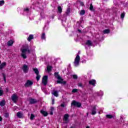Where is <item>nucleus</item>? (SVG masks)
Segmentation results:
<instances>
[{
	"label": "nucleus",
	"mask_w": 128,
	"mask_h": 128,
	"mask_svg": "<svg viewBox=\"0 0 128 128\" xmlns=\"http://www.w3.org/2000/svg\"><path fill=\"white\" fill-rule=\"evenodd\" d=\"M50 114H51V115L54 114V112H52H52H50Z\"/></svg>",
	"instance_id": "obj_44"
},
{
	"label": "nucleus",
	"mask_w": 128,
	"mask_h": 128,
	"mask_svg": "<svg viewBox=\"0 0 128 128\" xmlns=\"http://www.w3.org/2000/svg\"><path fill=\"white\" fill-rule=\"evenodd\" d=\"M54 76L58 80L57 81V84H62L64 82V80L60 77L58 75V72H56L54 73Z\"/></svg>",
	"instance_id": "obj_2"
},
{
	"label": "nucleus",
	"mask_w": 128,
	"mask_h": 128,
	"mask_svg": "<svg viewBox=\"0 0 128 128\" xmlns=\"http://www.w3.org/2000/svg\"><path fill=\"white\" fill-rule=\"evenodd\" d=\"M106 118H114V116L112 114H107L106 115Z\"/></svg>",
	"instance_id": "obj_21"
},
{
	"label": "nucleus",
	"mask_w": 128,
	"mask_h": 128,
	"mask_svg": "<svg viewBox=\"0 0 128 128\" xmlns=\"http://www.w3.org/2000/svg\"><path fill=\"white\" fill-rule=\"evenodd\" d=\"M110 30L108 29H106L103 31L104 34H108L110 33Z\"/></svg>",
	"instance_id": "obj_24"
},
{
	"label": "nucleus",
	"mask_w": 128,
	"mask_h": 128,
	"mask_svg": "<svg viewBox=\"0 0 128 128\" xmlns=\"http://www.w3.org/2000/svg\"><path fill=\"white\" fill-rule=\"evenodd\" d=\"M78 92V90L74 88L72 90V92Z\"/></svg>",
	"instance_id": "obj_38"
},
{
	"label": "nucleus",
	"mask_w": 128,
	"mask_h": 128,
	"mask_svg": "<svg viewBox=\"0 0 128 128\" xmlns=\"http://www.w3.org/2000/svg\"><path fill=\"white\" fill-rule=\"evenodd\" d=\"M34 38V35L30 34L28 38V42H30Z\"/></svg>",
	"instance_id": "obj_17"
},
{
	"label": "nucleus",
	"mask_w": 128,
	"mask_h": 128,
	"mask_svg": "<svg viewBox=\"0 0 128 128\" xmlns=\"http://www.w3.org/2000/svg\"><path fill=\"white\" fill-rule=\"evenodd\" d=\"M24 12H28V8H26L24 9Z\"/></svg>",
	"instance_id": "obj_39"
},
{
	"label": "nucleus",
	"mask_w": 128,
	"mask_h": 128,
	"mask_svg": "<svg viewBox=\"0 0 128 128\" xmlns=\"http://www.w3.org/2000/svg\"><path fill=\"white\" fill-rule=\"evenodd\" d=\"M125 16H126V12L122 13L120 16L121 18H122V20H124V18Z\"/></svg>",
	"instance_id": "obj_30"
},
{
	"label": "nucleus",
	"mask_w": 128,
	"mask_h": 128,
	"mask_svg": "<svg viewBox=\"0 0 128 128\" xmlns=\"http://www.w3.org/2000/svg\"><path fill=\"white\" fill-rule=\"evenodd\" d=\"M52 94H54V96H58V92L56 91V90H54L52 92Z\"/></svg>",
	"instance_id": "obj_12"
},
{
	"label": "nucleus",
	"mask_w": 128,
	"mask_h": 128,
	"mask_svg": "<svg viewBox=\"0 0 128 128\" xmlns=\"http://www.w3.org/2000/svg\"><path fill=\"white\" fill-rule=\"evenodd\" d=\"M4 4V0H0V6H2Z\"/></svg>",
	"instance_id": "obj_31"
},
{
	"label": "nucleus",
	"mask_w": 128,
	"mask_h": 128,
	"mask_svg": "<svg viewBox=\"0 0 128 128\" xmlns=\"http://www.w3.org/2000/svg\"><path fill=\"white\" fill-rule=\"evenodd\" d=\"M73 78H74V80H77L78 76L77 75H73Z\"/></svg>",
	"instance_id": "obj_37"
},
{
	"label": "nucleus",
	"mask_w": 128,
	"mask_h": 128,
	"mask_svg": "<svg viewBox=\"0 0 128 128\" xmlns=\"http://www.w3.org/2000/svg\"><path fill=\"white\" fill-rule=\"evenodd\" d=\"M7 44L8 46H12V44H14V40H10L8 41L7 42Z\"/></svg>",
	"instance_id": "obj_13"
},
{
	"label": "nucleus",
	"mask_w": 128,
	"mask_h": 128,
	"mask_svg": "<svg viewBox=\"0 0 128 128\" xmlns=\"http://www.w3.org/2000/svg\"><path fill=\"white\" fill-rule=\"evenodd\" d=\"M78 32H82V30H78Z\"/></svg>",
	"instance_id": "obj_47"
},
{
	"label": "nucleus",
	"mask_w": 128,
	"mask_h": 128,
	"mask_svg": "<svg viewBox=\"0 0 128 128\" xmlns=\"http://www.w3.org/2000/svg\"><path fill=\"white\" fill-rule=\"evenodd\" d=\"M70 8H68L66 12V14H70Z\"/></svg>",
	"instance_id": "obj_35"
},
{
	"label": "nucleus",
	"mask_w": 128,
	"mask_h": 128,
	"mask_svg": "<svg viewBox=\"0 0 128 128\" xmlns=\"http://www.w3.org/2000/svg\"><path fill=\"white\" fill-rule=\"evenodd\" d=\"M71 106H77V108H80V106H82V104H80V102H76V100H73L71 103Z\"/></svg>",
	"instance_id": "obj_4"
},
{
	"label": "nucleus",
	"mask_w": 128,
	"mask_h": 128,
	"mask_svg": "<svg viewBox=\"0 0 128 128\" xmlns=\"http://www.w3.org/2000/svg\"><path fill=\"white\" fill-rule=\"evenodd\" d=\"M36 99H30V104H36Z\"/></svg>",
	"instance_id": "obj_18"
},
{
	"label": "nucleus",
	"mask_w": 128,
	"mask_h": 128,
	"mask_svg": "<svg viewBox=\"0 0 128 128\" xmlns=\"http://www.w3.org/2000/svg\"><path fill=\"white\" fill-rule=\"evenodd\" d=\"M54 107L51 108V110L52 112L54 110Z\"/></svg>",
	"instance_id": "obj_46"
},
{
	"label": "nucleus",
	"mask_w": 128,
	"mask_h": 128,
	"mask_svg": "<svg viewBox=\"0 0 128 128\" xmlns=\"http://www.w3.org/2000/svg\"><path fill=\"white\" fill-rule=\"evenodd\" d=\"M40 74H37L36 76V79L38 81L40 80Z\"/></svg>",
	"instance_id": "obj_27"
},
{
	"label": "nucleus",
	"mask_w": 128,
	"mask_h": 128,
	"mask_svg": "<svg viewBox=\"0 0 128 128\" xmlns=\"http://www.w3.org/2000/svg\"><path fill=\"white\" fill-rule=\"evenodd\" d=\"M52 104H54V99L52 98Z\"/></svg>",
	"instance_id": "obj_41"
},
{
	"label": "nucleus",
	"mask_w": 128,
	"mask_h": 128,
	"mask_svg": "<svg viewBox=\"0 0 128 128\" xmlns=\"http://www.w3.org/2000/svg\"><path fill=\"white\" fill-rule=\"evenodd\" d=\"M22 68L23 70V72H24L25 74L28 72V67L26 64L23 65V67Z\"/></svg>",
	"instance_id": "obj_8"
},
{
	"label": "nucleus",
	"mask_w": 128,
	"mask_h": 128,
	"mask_svg": "<svg viewBox=\"0 0 128 128\" xmlns=\"http://www.w3.org/2000/svg\"><path fill=\"white\" fill-rule=\"evenodd\" d=\"M34 84V82L30 80H28L26 82L25 84V86L28 88V86H30Z\"/></svg>",
	"instance_id": "obj_6"
},
{
	"label": "nucleus",
	"mask_w": 128,
	"mask_h": 128,
	"mask_svg": "<svg viewBox=\"0 0 128 128\" xmlns=\"http://www.w3.org/2000/svg\"><path fill=\"white\" fill-rule=\"evenodd\" d=\"M6 64V62H3L0 65V70H2V68H4V66H5Z\"/></svg>",
	"instance_id": "obj_23"
},
{
	"label": "nucleus",
	"mask_w": 128,
	"mask_h": 128,
	"mask_svg": "<svg viewBox=\"0 0 128 128\" xmlns=\"http://www.w3.org/2000/svg\"><path fill=\"white\" fill-rule=\"evenodd\" d=\"M96 106H94L92 109V114L93 116L96 114Z\"/></svg>",
	"instance_id": "obj_9"
},
{
	"label": "nucleus",
	"mask_w": 128,
	"mask_h": 128,
	"mask_svg": "<svg viewBox=\"0 0 128 128\" xmlns=\"http://www.w3.org/2000/svg\"><path fill=\"white\" fill-rule=\"evenodd\" d=\"M6 116H8V114H6Z\"/></svg>",
	"instance_id": "obj_48"
},
{
	"label": "nucleus",
	"mask_w": 128,
	"mask_h": 128,
	"mask_svg": "<svg viewBox=\"0 0 128 128\" xmlns=\"http://www.w3.org/2000/svg\"><path fill=\"white\" fill-rule=\"evenodd\" d=\"M69 116H70L68 114H66L64 117V120H65V122H68V119Z\"/></svg>",
	"instance_id": "obj_15"
},
{
	"label": "nucleus",
	"mask_w": 128,
	"mask_h": 128,
	"mask_svg": "<svg viewBox=\"0 0 128 128\" xmlns=\"http://www.w3.org/2000/svg\"><path fill=\"white\" fill-rule=\"evenodd\" d=\"M80 55L78 54L74 59V66H78L80 64Z\"/></svg>",
	"instance_id": "obj_3"
},
{
	"label": "nucleus",
	"mask_w": 128,
	"mask_h": 128,
	"mask_svg": "<svg viewBox=\"0 0 128 128\" xmlns=\"http://www.w3.org/2000/svg\"><path fill=\"white\" fill-rule=\"evenodd\" d=\"M18 96H16V94H13L12 96V102H16L18 101Z\"/></svg>",
	"instance_id": "obj_7"
},
{
	"label": "nucleus",
	"mask_w": 128,
	"mask_h": 128,
	"mask_svg": "<svg viewBox=\"0 0 128 128\" xmlns=\"http://www.w3.org/2000/svg\"><path fill=\"white\" fill-rule=\"evenodd\" d=\"M58 12H62V7L60 6H59L58 7Z\"/></svg>",
	"instance_id": "obj_25"
},
{
	"label": "nucleus",
	"mask_w": 128,
	"mask_h": 128,
	"mask_svg": "<svg viewBox=\"0 0 128 128\" xmlns=\"http://www.w3.org/2000/svg\"><path fill=\"white\" fill-rule=\"evenodd\" d=\"M47 70L50 72L52 71V66H47Z\"/></svg>",
	"instance_id": "obj_26"
},
{
	"label": "nucleus",
	"mask_w": 128,
	"mask_h": 128,
	"mask_svg": "<svg viewBox=\"0 0 128 128\" xmlns=\"http://www.w3.org/2000/svg\"><path fill=\"white\" fill-rule=\"evenodd\" d=\"M4 79L5 82H6V76H4Z\"/></svg>",
	"instance_id": "obj_43"
},
{
	"label": "nucleus",
	"mask_w": 128,
	"mask_h": 128,
	"mask_svg": "<svg viewBox=\"0 0 128 128\" xmlns=\"http://www.w3.org/2000/svg\"><path fill=\"white\" fill-rule=\"evenodd\" d=\"M0 64H2V61H0Z\"/></svg>",
	"instance_id": "obj_49"
},
{
	"label": "nucleus",
	"mask_w": 128,
	"mask_h": 128,
	"mask_svg": "<svg viewBox=\"0 0 128 128\" xmlns=\"http://www.w3.org/2000/svg\"><path fill=\"white\" fill-rule=\"evenodd\" d=\"M2 94H4V90H2V88H0V96H2Z\"/></svg>",
	"instance_id": "obj_29"
},
{
	"label": "nucleus",
	"mask_w": 128,
	"mask_h": 128,
	"mask_svg": "<svg viewBox=\"0 0 128 128\" xmlns=\"http://www.w3.org/2000/svg\"><path fill=\"white\" fill-rule=\"evenodd\" d=\"M78 86L80 88H84V86H82V83H78Z\"/></svg>",
	"instance_id": "obj_36"
},
{
	"label": "nucleus",
	"mask_w": 128,
	"mask_h": 128,
	"mask_svg": "<svg viewBox=\"0 0 128 128\" xmlns=\"http://www.w3.org/2000/svg\"><path fill=\"white\" fill-rule=\"evenodd\" d=\"M40 112H41V114H43V116H48V112H46L44 110H42L40 111Z\"/></svg>",
	"instance_id": "obj_14"
},
{
	"label": "nucleus",
	"mask_w": 128,
	"mask_h": 128,
	"mask_svg": "<svg viewBox=\"0 0 128 128\" xmlns=\"http://www.w3.org/2000/svg\"><path fill=\"white\" fill-rule=\"evenodd\" d=\"M98 96H104V92L102 91H100L98 92Z\"/></svg>",
	"instance_id": "obj_34"
},
{
	"label": "nucleus",
	"mask_w": 128,
	"mask_h": 128,
	"mask_svg": "<svg viewBox=\"0 0 128 128\" xmlns=\"http://www.w3.org/2000/svg\"><path fill=\"white\" fill-rule=\"evenodd\" d=\"M80 6H82L84 5V2H80Z\"/></svg>",
	"instance_id": "obj_42"
},
{
	"label": "nucleus",
	"mask_w": 128,
	"mask_h": 128,
	"mask_svg": "<svg viewBox=\"0 0 128 128\" xmlns=\"http://www.w3.org/2000/svg\"><path fill=\"white\" fill-rule=\"evenodd\" d=\"M96 82L95 80H92L89 81V84H91V86H96Z\"/></svg>",
	"instance_id": "obj_10"
},
{
	"label": "nucleus",
	"mask_w": 128,
	"mask_h": 128,
	"mask_svg": "<svg viewBox=\"0 0 128 128\" xmlns=\"http://www.w3.org/2000/svg\"><path fill=\"white\" fill-rule=\"evenodd\" d=\"M2 118L0 116V122H2Z\"/></svg>",
	"instance_id": "obj_45"
},
{
	"label": "nucleus",
	"mask_w": 128,
	"mask_h": 128,
	"mask_svg": "<svg viewBox=\"0 0 128 128\" xmlns=\"http://www.w3.org/2000/svg\"><path fill=\"white\" fill-rule=\"evenodd\" d=\"M17 116L19 118H24V114L21 112H17Z\"/></svg>",
	"instance_id": "obj_11"
},
{
	"label": "nucleus",
	"mask_w": 128,
	"mask_h": 128,
	"mask_svg": "<svg viewBox=\"0 0 128 128\" xmlns=\"http://www.w3.org/2000/svg\"><path fill=\"white\" fill-rule=\"evenodd\" d=\"M34 72L36 74H39L40 72L38 71V70L36 68H33Z\"/></svg>",
	"instance_id": "obj_20"
},
{
	"label": "nucleus",
	"mask_w": 128,
	"mask_h": 128,
	"mask_svg": "<svg viewBox=\"0 0 128 128\" xmlns=\"http://www.w3.org/2000/svg\"><path fill=\"white\" fill-rule=\"evenodd\" d=\"M42 84L44 86H46L48 84V76H44L42 80Z\"/></svg>",
	"instance_id": "obj_5"
},
{
	"label": "nucleus",
	"mask_w": 128,
	"mask_h": 128,
	"mask_svg": "<svg viewBox=\"0 0 128 128\" xmlns=\"http://www.w3.org/2000/svg\"><path fill=\"white\" fill-rule=\"evenodd\" d=\"M86 46H92V43L90 40H88L86 42Z\"/></svg>",
	"instance_id": "obj_16"
},
{
	"label": "nucleus",
	"mask_w": 128,
	"mask_h": 128,
	"mask_svg": "<svg viewBox=\"0 0 128 128\" xmlns=\"http://www.w3.org/2000/svg\"><path fill=\"white\" fill-rule=\"evenodd\" d=\"M90 10H94V6H92V4H90Z\"/></svg>",
	"instance_id": "obj_33"
},
{
	"label": "nucleus",
	"mask_w": 128,
	"mask_h": 128,
	"mask_svg": "<svg viewBox=\"0 0 128 128\" xmlns=\"http://www.w3.org/2000/svg\"><path fill=\"white\" fill-rule=\"evenodd\" d=\"M34 48H36V46H34Z\"/></svg>",
	"instance_id": "obj_50"
},
{
	"label": "nucleus",
	"mask_w": 128,
	"mask_h": 128,
	"mask_svg": "<svg viewBox=\"0 0 128 128\" xmlns=\"http://www.w3.org/2000/svg\"><path fill=\"white\" fill-rule=\"evenodd\" d=\"M34 114H32L30 115V120H34Z\"/></svg>",
	"instance_id": "obj_32"
},
{
	"label": "nucleus",
	"mask_w": 128,
	"mask_h": 128,
	"mask_svg": "<svg viewBox=\"0 0 128 128\" xmlns=\"http://www.w3.org/2000/svg\"><path fill=\"white\" fill-rule=\"evenodd\" d=\"M5 105H6V100H2L0 102V106H5Z\"/></svg>",
	"instance_id": "obj_19"
},
{
	"label": "nucleus",
	"mask_w": 128,
	"mask_h": 128,
	"mask_svg": "<svg viewBox=\"0 0 128 128\" xmlns=\"http://www.w3.org/2000/svg\"><path fill=\"white\" fill-rule=\"evenodd\" d=\"M42 40H46V34L42 33L41 36Z\"/></svg>",
	"instance_id": "obj_22"
},
{
	"label": "nucleus",
	"mask_w": 128,
	"mask_h": 128,
	"mask_svg": "<svg viewBox=\"0 0 128 128\" xmlns=\"http://www.w3.org/2000/svg\"><path fill=\"white\" fill-rule=\"evenodd\" d=\"M86 14V11L84 10H82L80 12V16H84Z\"/></svg>",
	"instance_id": "obj_28"
},
{
	"label": "nucleus",
	"mask_w": 128,
	"mask_h": 128,
	"mask_svg": "<svg viewBox=\"0 0 128 128\" xmlns=\"http://www.w3.org/2000/svg\"><path fill=\"white\" fill-rule=\"evenodd\" d=\"M66 106V104H61L62 108H64Z\"/></svg>",
	"instance_id": "obj_40"
},
{
	"label": "nucleus",
	"mask_w": 128,
	"mask_h": 128,
	"mask_svg": "<svg viewBox=\"0 0 128 128\" xmlns=\"http://www.w3.org/2000/svg\"><path fill=\"white\" fill-rule=\"evenodd\" d=\"M22 54L21 56L23 58H26L28 56H26V52L27 54H30V48L28 45L25 46H24L22 49Z\"/></svg>",
	"instance_id": "obj_1"
}]
</instances>
